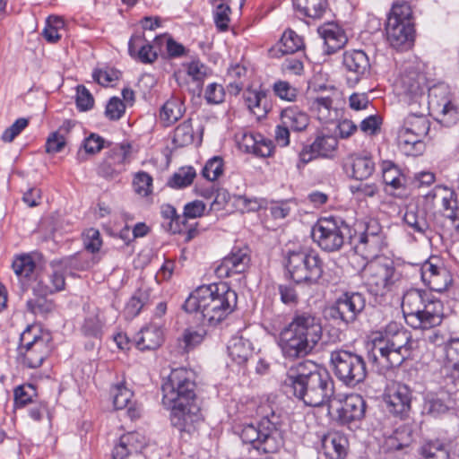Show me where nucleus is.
<instances>
[{"label":"nucleus","instance_id":"20","mask_svg":"<svg viewBox=\"0 0 459 459\" xmlns=\"http://www.w3.org/2000/svg\"><path fill=\"white\" fill-rule=\"evenodd\" d=\"M50 267L52 269L50 273H44L41 268L36 274L35 283L31 285L35 295H49L65 289V272L61 265H54L53 261L50 263Z\"/></svg>","mask_w":459,"mask_h":459},{"label":"nucleus","instance_id":"60","mask_svg":"<svg viewBox=\"0 0 459 459\" xmlns=\"http://www.w3.org/2000/svg\"><path fill=\"white\" fill-rule=\"evenodd\" d=\"M333 107V99L330 97H317L312 102V109L317 111L318 119L326 122L329 119Z\"/></svg>","mask_w":459,"mask_h":459},{"label":"nucleus","instance_id":"38","mask_svg":"<svg viewBox=\"0 0 459 459\" xmlns=\"http://www.w3.org/2000/svg\"><path fill=\"white\" fill-rule=\"evenodd\" d=\"M151 290L148 288H139L128 302L124 309V315L126 319H133L137 316L141 310L151 301Z\"/></svg>","mask_w":459,"mask_h":459},{"label":"nucleus","instance_id":"42","mask_svg":"<svg viewBox=\"0 0 459 459\" xmlns=\"http://www.w3.org/2000/svg\"><path fill=\"white\" fill-rule=\"evenodd\" d=\"M243 98L248 109L255 116L263 117L267 113V98L264 91L247 90Z\"/></svg>","mask_w":459,"mask_h":459},{"label":"nucleus","instance_id":"52","mask_svg":"<svg viewBox=\"0 0 459 459\" xmlns=\"http://www.w3.org/2000/svg\"><path fill=\"white\" fill-rule=\"evenodd\" d=\"M14 403L17 407H23L34 402L37 391L33 385L26 384L17 386L13 391Z\"/></svg>","mask_w":459,"mask_h":459},{"label":"nucleus","instance_id":"1","mask_svg":"<svg viewBox=\"0 0 459 459\" xmlns=\"http://www.w3.org/2000/svg\"><path fill=\"white\" fill-rule=\"evenodd\" d=\"M192 371L174 368L161 385L162 403L171 410L170 421L180 432L191 433L201 420Z\"/></svg>","mask_w":459,"mask_h":459},{"label":"nucleus","instance_id":"8","mask_svg":"<svg viewBox=\"0 0 459 459\" xmlns=\"http://www.w3.org/2000/svg\"><path fill=\"white\" fill-rule=\"evenodd\" d=\"M365 286L376 297H385L399 289L403 274L394 262L386 257L377 258L368 263L363 271Z\"/></svg>","mask_w":459,"mask_h":459},{"label":"nucleus","instance_id":"64","mask_svg":"<svg viewBox=\"0 0 459 459\" xmlns=\"http://www.w3.org/2000/svg\"><path fill=\"white\" fill-rule=\"evenodd\" d=\"M381 125L382 117L379 115H369L360 122L359 129L368 135H375L380 131Z\"/></svg>","mask_w":459,"mask_h":459},{"label":"nucleus","instance_id":"32","mask_svg":"<svg viewBox=\"0 0 459 459\" xmlns=\"http://www.w3.org/2000/svg\"><path fill=\"white\" fill-rule=\"evenodd\" d=\"M136 346L140 351H151L159 348L163 342V331L157 325L144 326L137 333Z\"/></svg>","mask_w":459,"mask_h":459},{"label":"nucleus","instance_id":"54","mask_svg":"<svg viewBox=\"0 0 459 459\" xmlns=\"http://www.w3.org/2000/svg\"><path fill=\"white\" fill-rule=\"evenodd\" d=\"M223 160L221 157L214 156L205 163L202 175L210 181L216 180L223 173Z\"/></svg>","mask_w":459,"mask_h":459},{"label":"nucleus","instance_id":"25","mask_svg":"<svg viewBox=\"0 0 459 459\" xmlns=\"http://www.w3.org/2000/svg\"><path fill=\"white\" fill-rule=\"evenodd\" d=\"M239 149L256 157H270L274 150L273 142L263 134L255 132H246L238 140Z\"/></svg>","mask_w":459,"mask_h":459},{"label":"nucleus","instance_id":"23","mask_svg":"<svg viewBox=\"0 0 459 459\" xmlns=\"http://www.w3.org/2000/svg\"><path fill=\"white\" fill-rule=\"evenodd\" d=\"M425 76L415 69L403 73L396 82L398 93L408 98V102H417L424 94Z\"/></svg>","mask_w":459,"mask_h":459},{"label":"nucleus","instance_id":"26","mask_svg":"<svg viewBox=\"0 0 459 459\" xmlns=\"http://www.w3.org/2000/svg\"><path fill=\"white\" fill-rule=\"evenodd\" d=\"M346 172L356 180L368 179L375 171V162L370 155L351 154L344 164Z\"/></svg>","mask_w":459,"mask_h":459},{"label":"nucleus","instance_id":"35","mask_svg":"<svg viewBox=\"0 0 459 459\" xmlns=\"http://www.w3.org/2000/svg\"><path fill=\"white\" fill-rule=\"evenodd\" d=\"M308 115L298 107H288L281 112V122L292 131L302 132L309 125Z\"/></svg>","mask_w":459,"mask_h":459},{"label":"nucleus","instance_id":"47","mask_svg":"<svg viewBox=\"0 0 459 459\" xmlns=\"http://www.w3.org/2000/svg\"><path fill=\"white\" fill-rule=\"evenodd\" d=\"M195 177L196 172L193 167H182L169 178L167 186L174 189L184 188L190 186Z\"/></svg>","mask_w":459,"mask_h":459},{"label":"nucleus","instance_id":"12","mask_svg":"<svg viewBox=\"0 0 459 459\" xmlns=\"http://www.w3.org/2000/svg\"><path fill=\"white\" fill-rule=\"evenodd\" d=\"M330 363L334 376L347 386L363 383L368 376L366 361L356 352L343 349L332 351Z\"/></svg>","mask_w":459,"mask_h":459},{"label":"nucleus","instance_id":"10","mask_svg":"<svg viewBox=\"0 0 459 459\" xmlns=\"http://www.w3.org/2000/svg\"><path fill=\"white\" fill-rule=\"evenodd\" d=\"M286 267L296 283L315 285L324 274L325 264L317 251L300 249L289 252Z\"/></svg>","mask_w":459,"mask_h":459},{"label":"nucleus","instance_id":"40","mask_svg":"<svg viewBox=\"0 0 459 459\" xmlns=\"http://www.w3.org/2000/svg\"><path fill=\"white\" fill-rule=\"evenodd\" d=\"M293 6L307 17L321 19L328 9L327 0H293Z\"/></svg>","mask_w":459,"mask_h":459},{"label":"nucleus","instance_id":"24","mask_svg":"<svg viewBox=\"0 0 459 459\" xmlns=\"http://www.w3.org/2000/svg\"><path fill=\"white\" fill-rule=\"evenodd\" d=\"M412 392L406 385H397L385 398L386 410L395 417H408L411 407Z\"/></svg>","mask_w":459,"mask_h":459},{"label":"nucleus","instance_id":"13","mask_svg":"<svg viewBox=\"0 0 459 459\" xmlns=\"http://www.w3.org/2000/svg\"><path fill=\"white\" fill-rule=\"evenodd\" d=\"M350 227L340 217H321L311 228V238L323 251L328 253L342 249Z\"/></svg>","mask_w":459,"mask_h":459},{"label":"nucleus","instance_id":"2","mask_svg":"<svg viewBox=\"0 0 459 459\" xmlns=\"http://www.w3.org/2000/svg\"><path fill=\"white\" fill-rule=\"evenodd\" d=\"M281 386L285 394L312 407L325 405L334 394V382L328 371L311 360L292 365Z\"/></svg>","mask_w":459,"mask_h":459},{"label":"nucleus","instance_id":"16","mask_svg":"<svg viewBox=\"0 0 459 459\" xmlns=\"http://www.w3.org/2000/svg\"><path fill=\"white\" fill-rule=\"evenodd\" d=\"M429 104L437 113V119L445 126L455 125L458 119L456 106L452 102L448 86L438 84L429 89Z\"/></svg>","mask_w":459,"mask_h":459},{"label":"nucleus","instance_id":"45","mask_svg":"<svg viewBox=\"0 0 459 459\" xmlns=\"http://www.w3.org/2000/svg\"><path fill=\"white\" fill-rule=\"evenodd\" d=\"M138 434L134 432L124 434L119 438V443L115 446L112 456L113 459H126L133 452L137 451L134 442L137 440Z\"/></svg>","mask_w":459,"mask_h":459},{"label":"nucleus","instance_id":"19","mask_svg":"<svg viewBox=\"0 0 459 459\" xmlns=\"http://www.w3.org/2000/svg\"><path fill=\"white\" fill-rule=\"evenodd\" d=\"M342 66L345 69L347 84L356 86L362 78L370 73V63L368 55L362 50L345 51L342 56Z\"/></svg>","mask_w":459,"mask_h":459},{"label":"nucleus","instance_id":"6","mask_svg":"<svg viewBox=\"0 0 459 459\" xmlns=\"http://www.w3.org/2000/svg\"><path fill=\"white\" fill-rule=\"evenodd\" d=\"M256 423L236 425L234 431L242 441L250 444L255 450L264 454H274L284 446V436L281 416L276 414L269 403L258 406Z\"/></svg>","mask_w":459,"mask_h":459},{"label":"nucleus","instance_id":"41","mask_svg":"<svg viewBox=\"0 0 459 459\" xmlns=\"http://www.w3.org/2000/svg\"><path fill=\"white\" fill-rule=\"evenodd\" d=\"M423 459H449L450 452L447 444L439 439L424 442L419 448Z\"/></svg>","mask_w":459,"mask_h":459},{"label":"nucleus","instance_id":"50","mask_svg":"<svg viewBox=\"0 0 459 459\" xmlns=\"http://www.w3.org/2000/svg\"><path fill=\"white\" fill-rule=\"evenodd\" d=\"M422 145V138L406 133L403 129L401 130L399 135V146L406 155H417L420 152V149L419 147H421Z\"/></svg>","mask_w":459,"mask_h":459},{"label":"nucleus","instance_id":"3","mask_svg":"<svg viewBox=\"0 0 459 459\" xmlns=\"http://www.w3.org/2000/svg\"><path fill=\"white\" fill-rule=\"evenodd\" d=\"M238 295L226 283L198 287L182 305L186 313H200L208 325L215 326L237 307Z\"/></svg>","mask_w":459,"mask_h":459},{"label":"nucleus","instance_id":"22","mask_svg":"<svg viewBox=\"0 0 459 459\" xmlns=\"http://www.w3.org/2000/svg\"><path fill=\"white\" fill-rule=\"evenodd\" d=\"M251 262L247 247H233L230 253L226 255L215 273L219 277H230L234 274H240L247 271Z\"/></svg>","mask_w":459,"mask_h":459},{"label":"nucleus","instance_id":"15","mask_svg":"<svg viewBox=\"0 0 459 459\" xmlns=\"http://www.w3.org/2000/svg\"><path fill=\"white\" fill-rule=\"evenodd\" d=\"M366 307V299L359 292H344L326 309L328 317L341 320L345 325L354 323Z\"/></svg>","mask_w":459,"mask_h":459},{"label":"nucleus","instance_id":"49","mask_svg":"<svg viewBox=\"0 0 459 459\" xmlns=\"http://www.w3.org/2000/svg\"><path fill=\"white\" fill-rule=\"evenodd\" d=\"M161 215L163 218L169 220L168 223V230L173 233H183L185 229L186 218L177 214L176 209L170 204H164L161 206Z\"/></svg>","mask_w":459,"mask_h":459},{"label":"nucleus","instance_id":"57","mask_svg":"<svg viewBox=\"0 0 459 459\" xmlns=\"http://www.w3.org/2000/svg\"><path fill=\"white\" fill-rule=\"evenodd\" d=\"M83 245L87 251L94 254L99 252L101 246L102 240L100 238V233L98 230L91 228L87 230L83 235Z\"/></svg>","mask_w":459,"mask_h":459},{"label":"nucleus","instance_id":"30","mask_svg":"<svg viewBox=\"0 0 459 459\" xmlns=\"http://www.w3.org/2000/svg\"><path fill=\"white\" fill-rule=\"evenodd\" d=\"M227 350L231 359L240 366L256 359L253 352L252 343L241 336L232 337Z\"/></svg>","mask_w":459,"mask_h":459},{"label":"nucleus","instance_id":"56","mask_svg":"<svg viewBox=\"0 0 459 459\" xmlns=\"http://www.w3.org/2000/svg\"><path fill=\"white\" fill-rule=\"evenodd\" d=\"M186 66L187 75L199 85H202L204 78L207 76L208 67L199 59L191 61Z\"/></svg>","mask_w":459,"mask_h":459},{"label":"nucleus","instance_id":"7","mask_svg":"<svg viewBox=\"0 0 459 459\" xmlns=\"http://www.w3.org/2000/svg\"><path fill=\"white\" fill-rule=\"evenodd\" d=\"M402 310L407 325L413 329L427 330L437 326L444 316L442 301L431 292L418 289L403 294Z\"/></svg>","mask_w":459,"mask_h":459},{"label":"nucleus","instance_id":"63","mask_svg":"<svg viewBox=\"0 0 459 459\" xmlns=\"http://www.w3.org/2000/svg\"><path fill=\"white\" fill-rule=\"evenodd\" d=\"M126 105L117 97H112L106 106L105 115L110 120H118L125 113Z\"/></svg>","mask_w":459,"mask_h":459},{"label":"nucleus","instance_id":"27","mask_svg":"<svg viewBox=\"0 0 459 459\" xmlns=\"http://www.w3.org/2000/svg\"><path fill=\"white\" fill-rule=\"evenodd\" d=\"M322 449L329 459H345L349 451V440L341 432H329L322 438Z\"/></svg>","mask_w":459,"mask_h":459},{"label":"nucleus","instance_id":"58","mask_svg":"<svg viewBox=\"0 0 459 459\" xmlns=\"http://www.w3.org/2000/svg\"><path fill=\"white\" fill-rule=\"evenodd\" d=\"M230 7L225 4H219L214 12V23L219 31H226L229 29Z\"/></svg>","mask_w":459,"mask_h":459},{"label":"nucleus","instance_id":"28","mask_svg":"<svg viewBox=\"0 0 459 459\" xmlns=\"http://www.w3.org/2000/svg\"><path fill=\"white\" fill-rule=\"evenodd\" d=\"M317 31L324 39L326 53L329 55L342 48L348 41L344 30L334 22H327L321 25Z\"/></svg>","mask_w":459,"mask_h":459},{"label":"nucleus","instance_id":"55","mask_svg":"<svg viewBox=\"0 0 459 459\" xmlns=\"http://www.w3.org/2000/svg\"><path fill=\"white\" fill-rule=\"evenodd\" d=\"M64 26V22L57 16H49L47 20V24L42 31L43 37L49 43H56L61 36L58 33V29Z\"/></svg>","mask_w":459,"mask_h":459},{"label":"nucleus","instance_id":"36","mask_svg":"<svg viewBox=\"0 0 459 459\" xmlns=\"http://www.w3.org/2000/svg\"><path fill=\"white\" fill-rule=\"evenodd\" d=\"M186 112L182 100L178 97H171L162 106L160 111V120L166 126L176 123Z\"/></svg>","mask_w":459,"mask_h":459},{"label":"nucleus","instance_id":"34","mask_svg":"<svg viewBox=\"0 0 459 459\" xmlns=\"http://www.w3.org/2000/svg\"><path fill=\"white\" fill-rule=\"evenodd\" d=\"M403 221L414 231L420 234H426L430 229L427 210L417 205L407 208L403 215Z\"/></svg>","mask_w":459,"mask_h":459},{"label":"nucleus","instance_id":"53","mask_svg":"<svg viewBox=\"0 0 459 459\" xmlns=\"http://www.w3.org/2000/svg\"><path fill=\"white\" fill-rule=\"evenodd\" d=\"M452 281L453 278L450 272L443 266L439 269L437 274L433 276L426 285H428L432 290L442 292L448 289L452 284Z\"/></svg>","mask_w":459,"mask_h":459},{"label":"nucleus","instance_id":"46","mask_svg":"<svg viewBox=\"0 0 459 459\" xmlns=\"http://www.w3.org/2000/svg\"><path fill=\"white\" fill-rule=\"evenodd\" d=\"M195 141V132L191 119L179 124L174 130L172 142L176 147L183 148L192 144Z\"/></svg>","mask_w":459,"mask_h":459},{"label":"nucleus","instance_id":"43","mask_svg":"<svg viewBox=\"0 0 459 459\" xmlns=\"http://www.w3.org/2000/svg\"><path fill=\"white\" fill-rule=\"evenodd\" d=\"M430 128V122L424 115L411 114L403 122L404 132L416 135L420 138L425 137Z\"/></svg>","mask_w":459,"mask_h":459},{"label":"nucleus","instance_id":"62","mask_svg":"<svg viewBox=\"0 0 459 459\" xmlns=\"http://www.w3.org/2000/svg\"><path fill=\"white\" fill-rule=\"evenodd\" d=\"M225 91L222 85L212 82L207 85L204 99L208 104H220L224 100Z\"/></svg>","mask_w":459,"mask_h":459},{"label":"nucleus","instance_id":"17","mask_svg":"<svg viewBox=\"0 0 459 459\" xmlns=\"http://www.w3.org/2000/svg\"><path fill=\"white\" fill-rule=\"evenodd\" d=\"M131 149L129 143H122L111 148L98 166V175L106 179L117 178L125 170V164L127 162Z\"/></svg>","mask_w":459,"mask_h":459},{"label":"nucleus","instance_id":"31","mask_svg":"<svg viewBox=\"0 0 459 459\" xmlns=\"http://www.w3.org/2000/svg\"><path fill=\"white\" fill-rule=\"evenodd\" d=\"M12 267L21 281L35 283V276L40 271L41 265L37 264L30 255L23 254L15 257Z\"/></svg>","mask_w":459,"mask_h":459},{"label":"nucleus","instance_id":"11","mask_svg":"<svg viewBox=\"0 0 459 459\" xmlns=\"http://www.w3.org/2000/svg\"><path fill=\"white\" fill-rule=\"evenodd\" d=\"M386 39L396 49L409 48L414 39L412 12L406 3L394 4L385 23Z\"/></svg>","mask_w":459,"mask_h":459},{"label":"nucleus","instance_id":"48","mask_svg":"<svg viewBox=\"0 0 459 459\" xmlns=\"http://www.w3.org/2000/svg\"><path fill=\"white\" fill-rule=\"evenodd\" d=\"M207 334L204 327L185 329L180 341L184 343V351L188 352L200 345Z\"/></svg>","mask_w":459,"mask_h":459},{"label":"nucleus","instance_id":"59","mask_svg":"<svg viewBox=\"0 0 459 459\" xmlns=\"http://www.w3.org/2000/svg\"><path fill=\"white\" fill-rule=\"evenodd\" d=\"M105 139L97 134L91 133L86 137L82 144L85 154H96L100 152L103 148L108 147L109 144L105 145Z\"/></svg>","mask_w":459,"mask_h":459},{"label":"nucleus","instance_id":"61","mask_svg":"<svg viewBox=\"0 0 459 459\" xmlns=\"http://www.w3.org/2000/svg\"><path fill=\"white\" fill-rule=\"evenodd\" d=\"M273 91L276 96L288 101H294L298 95L297 89L285 81L276 82L273 84Z\"/></svg>","mask_w":459,"mask_h":459},{"label":"nucleus","instance_id":"44","mask_svg":"<svg viewBox=\"0 0 459 459\" xmlns=\"http://www.w3.org/2000/svg\"><path fill=\"white\" fill-rule=\"evenodd\" d=\"M54 265H61L64 271L73 273V271H85L91 267L92 261L85 254L78 253L74 255L60 260H53Z\"/></svg>","mask_w":459,"mask_h":459},{"label":"nucleus","instance_id":"51","mask_svg":"<svg viewBox=\"0 0 459 459\" xmlns=\"http://www.w3.org/2000/svg\"><path fill=\"white\" fill-rule=\"evenodd\" d=\"M35 299L27 301V308L34 315L46 316L51 313L55 308V304L52 300L48 299V295H37Z\"/></svg>","mask_w":459,"mask_h":459},{"label":"nucleus","instance_id":"18","mask_svg":"<svg viewBox=\"0 0 459 459\" xmlns=\"http://www.w3.org/2000/svg\"><path fill=\"white\" fill-rule=\"evenodd\" d=\"M367 410V403L358 394L346 395L340 401V407L337 409V421L348 428H357L364 420Z\"/></svg>","mask_w":459,"mask_h":459},{"label":"nucleus","instance_id":"21","mask_svg":"<svg viewBox=\"0 0 459 459\" xmlns=\"http://www.w3.org/2000/svg\"><path fill=\"white\" fill-rule=\"evenodd\" d=\"M384 240L381 224L376 219H369L365 222L364 230L360 233L355 248L358 252L373 255L381 250L385 244Z\"/></svg>","mask_w":459,"mask_h":459},{"label":"nucleus","instance_id":"4","mask_svg":"<svg viewBox=\"0 0 459 459\" xmlns=\"http://www.w3.org/2000/svg\"><path fill=\"white\" fill-rule=\"evenodd\" d=\"M323 337L320 319L307 311H296L281 331L279 346L286 359L303 358L316 348Z\"/></svg>","mask_w":459,"mask_h":459},{"label":"nucleus","instance_id":"14","mask_svg":"<svg viewBox=\"0 0 459 459\" xmlns=\"http://www.w3.org/2000/svg\"><path fill=\"white\" fill-rule=\"evenodd\" d=\"M337 146L338 140L335 136L317 130L315 134L303 144L299 153L298 168L300 169L316 159L331 158L337 149Z\"/></svg>","mask_w":459,"mask_h":459},{"label":"nucleus","instance_id":"33","mask_svg":"<svg viewBox=\"0 0 459 459\" xmlns=\"http://www.w3.org/2000/svg\"><path fill=\"white\" fill-rule=\"evenodd\" d=\"M278 45L279 47L269 49L270 56L278 58L283 55L293 54L304 47L302 38L292 30L284 31Z\"/></svg>","mask_w":459,"mask_h":459},{"label":"nucleus","instance_id":"9","mask_svg":"<svg viewBox=\"0 0 459 459\" xmlns=\"http://www.w3.org/2000/svg\"><path fill=\"white\" fill-rule=\"evenodd\" d=\"M52 339L48 333H40L33 325H28L20 335L17 361L27 368H38L52 352Z\"/></svg>","mask_w":459,"mask_h":459},{"label":"nucleus","instance_id":"37","mask_svg":"<svg viewBox=\"0 0 459 459\" xmlns=\"http://www.w3.org/2000/svg\"><path fill=\"white\" fill-rule=\"evenodd\" d=\"M449 403L445 394H428L424 398L423 413L433 418L440 417L449 411Z\"/></svg>","mask_w":459,"mask_h":459},{"label":"nucleus","instance_id":"29","mask_svg":"<svg viewBox=\"0 0 459 459\" xmlns=\"http://www.w3.org/2000/svg\"><path fill=\"white\" fill-rule=\"evenodd\" d=\"M114 407L117 410L127 409V415L131 420L138 419L141 415L140 409L132 403L133 392L124 383H119L111 389Z\"/></svg>","mask_w":459,"mask_h":459},{"label":"nucleus","instance_id":"39","mask_svg":"<svg viewBox=\"0 0 459 459\" xmlns=\"http://www.w3.org/2000/svg\"><path fill=\"white\" fill-rule=\"evenodd\" d=\"M383 181L394 190L403 188L405 186L406 178L400 168L392 160H383L381 163Z\"/></svg>","mask_w":459,"mask_h":459},{"label":"nucleus","instance_id":"5","mask_svg":"<svg viewBox=\"0 0 459 459\" xmlns=\"http://www.w3.org/2000/svg\"><path fill=\"white\" fill-rule=\"evenodd\" d=\"M412 352L411 333L401 324L392 321L376 333L368 359L387 369L399 368Z\"/></svg>","mask_w":459,"mask_h":459}]
</instances>
